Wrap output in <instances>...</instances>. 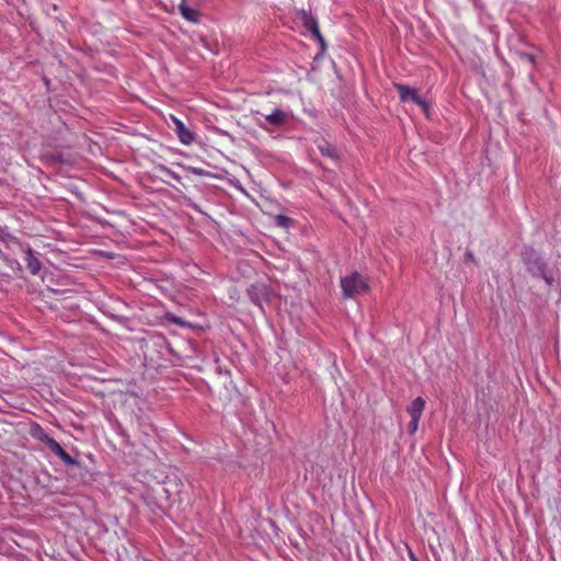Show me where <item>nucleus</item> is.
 <instances>
[{
    "instance_id": "nucleus-1",
    "label": "nucleus",
    "mask_w": 561,
    "mask_h": 561,
    "mask_svg": "<svg viewBox=\"0 0 561 561\" xmlns=\"http://www.w3.org/2000/svg\"><path fill=\"white\" fill-rule=\"evenodd\" d=\"M341 288L344 298H354L357 295L367 293L369 285L364 276L358 272L341 278Z\"/></svg>"
},
{
    "instance_id": "nucleus-2",
    "label": "nucleus",
    "mask_w": 561,
    "mask_h": 561,
    "mask_svg": "<svg viewBox=\"0 0 561 561\" xmlns=\"http://www.w3.org/2000/svg\"><path fill=\"white\" fill-rule=\"evenodd\" d=\"M396 89L402 102L411 101L427 111V103L420 96L416 89L403 84H396Z\"/></svg>"
},
{
    "instance_id": "nucleus-3",
    "label": "nucleus",
    "mask_w": 561,
    "mask_h": 561,
    "mask_svg": "<svg viewBox=\"0 0 561 561\" xmlns=\"http://www.w3.org/2000/svg\"><path fill=\"white\" fill-rule=\"evenodd\" d=\"M174 124V130L183 145H191L194 141V134L175 116H171Z\"/></svg>"
},
{
    "instance_id": "nucleus-4",
    "label": "nucleus",
    "mask_w": 561,
    "mask_h": 561,
    "mask_svg": "<svg viewBox=\"0 0 561 561\" xmlns=\"http://www.w3.org/2000/svg\"><path fill=\"white\" fill-rule=\"evenodd\" d=\"M180 14L188 22L197 23L201 13L198 10L187 5L186 0H182L179 4Z\"/></svg>"
},
{
    "instance_id": "nucleus-5",
    "label": "nucleus",
    "mask_w": 561,
    "mask_h": 561,
    "mask_svg": "<svg viewBox=\"0 0 561 561\" xmlns=\"http://www.w3.org/2000/svg\"><path fill=\"white\" fill-rule=\"evenodd\" d=\"M24 260L26 263V267L32 275H36L39 273V271L42 268V264H41L39 260L34 255L31 247H27L25 249V259Z\"/></svg>"
},
{
    "instance_id": "nucleus-6",
    "label": "nucleus",
    "mask_w": 561,
    "mask_h": 561,
    "mask_svg": "<svg viewBox=\"0 0 561 561\" xmlns=\"http://www.w3.org/2000/svg\"><path fill=\"white\" fill-rule=\"evenodd\" d=\"M424 409H425L424 399L421 397H417L410 403L407 411L410 414L411 419H421Z\"/></svg>"
},
{
    "instance_id": "nucleus-7",
    "label": "nucleus",
    "mask_w": 561,
    "mask_h": 561,
    "mask_svg": "<svg viewBox=\"0 0 561 561\" xmlns=\"http://www.w3.org/2000/svg\"><path fill=\"white\" fill-rule=\"evenodd\" d=\"M264 118L273 126H283L287 122V115L280 108H275L271 114L264 115Z\"/></svg>"
},
{
    "instance_id": "nucleus-8",
    "label": "nucleus",
    "mask_w": 561,
    "mask_h": 561,
    "mask_svg": "<svg viewBox=\"0 0 561 561\" xmlns=\"http://www.w3.org/2000/svg\"><path fill=\"white\" fill-rule=\"evenodd\" d=\"M304 25L309 32H311L323 44V37L319 31L318 22L312 15H309V14L304 15Z\"/></svg>"
},
{
    "instance_id": "nucleus-9",
    "label": "nucleus",
    "mask_w": 561,
    "mask_h": 561,
    "mask_svg": "<svg viewBox=\"0 0 561 561\" xmlns=\"http://www.w3.org/2000/svg\"><path fill=\"white\" fill-rule=\"evenodd\" d=\"M318 148L322 156L328 157L333 161H336L339 159L337 150L333 145L329 142H323L319 145Z\"/></svg>"
},
{
    "instance_id": "nucleus-10",
    "label": "nucleus",
    "mask_w": 561,
    "mask_h": 561,
    "mask_svg": "<svg viewBox=\"0 0 561 561\" xmlns=\"http://www.w3.org/2000/svg\"><path fill=\"white\" fill-rule=\"evenodd\" d=\"M31 434L35 439L42 442L43 444H46L51 438L39 425L33 427L31 430Z\"/></svg>"
},
{
    "instance_id": "nucleus-11",
    "label": "nucleus",
    "mask_w": 561,
    "mask_h": 561,
    "mask_svg": "<svg viewBox=\"0 0 561 561\" xmlns=\"http://www.w3.org/2000/svg\"><path fill=\"white\" fill-rule=\"evenodd\" d=\"M158 170L163 173L164 175L167 176H170L171 179L175 180L176 182L181 183L182 182V178L175 173L174 171H172L171 169H169L168 167L165 165H159L158 167Z\"/></svg>"
},
{
    "instance_id": "nucleus-12",
    "label": "nucleus",
    "mask_w": 561,
    "mask_h": 561,
    "mask_svg": "<svg viewBox=\"0 0 561 561\" xmlns=\"http://www.w3.org/2000/svg\"><path fill=\"white\" fill-rule=\"evenodd\" d=\"M45 445L56 456H58L64 450L60 444L56 442L53 437Z\"/></svg>"
},
{
    "instance_id": "nucleus-13",
    "label": "nucleus",
    "mask_w": 561,
    "mask_h": 561,
    "mask_svg": "<svg viewBox=\"0 0 561 561\" xmlns=\"http://www.w3.org/2000/svg\"><path fill=\"white\" fill-rule=\"evenodd\" d=\"M275 222L278 227H282V228H289V226L291 225L293 220L291 218L287 217V216H284V215H277L275 217Z\"/></svg>"
},
{
    "instance_id": "nucleus-14",
    "label": "nucleus",
    "mask_w": 561,
    "mask_h": 561,
    "mask_svg": "<svg viewBox=\"0 0 561 561\" xmlns=\"http://www.w3.org/2000/svg\"><path fill=\"white\" fill-rule=\"evenodd\" d=\"M184 170L192 173V174H195V175H199V176H204V175H208L209 172H207L206 170L202 169V168H196V167H191V165H186L184 167Z\"/></svg>"
},
{
    "instance_id": "nucleus-15",
    "label": "nucleus",
    "mask_w": 561,
    "mask_h": 561,
    "mask_svg": "<svg viewBox=\"0 0 561 561\" xmlns=\"http://www.w3.org/2000/svg\"><path fill=\"white\" fill-rule=\"evenodd\" d=\"M57 457H59L67 465H76L77 460L73 459L69 454L62 450Z\"/></svg>"
},
{
    "instance_id": "nucleus-16",
    "label": "nucleus",
    "mask_w": 561,
    "mask_h": 561,
    "mask_svg": "<svg viewBox=\"0 0 561 561\" xmlns=\"http://www.w3.org/2000/svg\"><path fill=\"white\" fill-rule=\"evenodd\" d=\"M420 420H421V419H411V421H410V423H409V432H410L411 434H414V433L417 431Z\"/></svg>"
},
{
    "instance_id": "nucleus-17",
    "label": "nucleus",
    "mask_w": 561,
    "mask_h": 561,
    "mask_svg": "<svg viewBox=\"0 0 561 561\" xmlns=\"http://www.w3.org/2000/svg\"><path fill=\"white\" fill-rule=\"evenodd\" d=\"M466 259H467V260H469V261H472V262H474V261H476V260H474V255H473V253H472V252H470V251H468V252L466 253Z\"/></svg>"
},
{
    "instance_id": "nucleus-18",
    "label": "nucleus",
    "mask_w": 561,
    "mask_h": 561,
    "mask_svg": "<svg viewBox=\"0 0 561 561\" xmlns=\"http://www.w3.org/2000/svg\"><path fill=\"white\" fill-rule=\"evenodd\" d=\"M409 556H410L411 561H419L416 556L414 554V552L411 549H409Z\"/></svg>"
},
{
    "instance_id": "nucleus-19",
    "label": "nucleus",
    "mask_w": 561,
    "mask_h": 561,
    "mask_svg": "<svg viewBox=\"0 0 561 561\" xmlns=\"http://www.w3.org/2000/svg\"><path fill=\"white\" fill-rule=\"evenodd\" d=\"M525 58H526L530 64H534V62H535V57H534L533 55L526 54V55H525Z\"/></svg>"
},
{
    "instance_id": "nucleus-20",
    "label": "nucleus",
    "mask_w": 561,
    "mask_h": 561,
    "mask_svg": "<svg viewBox=\"0 0 561 561\" xmlns=\"http://www.w3.org/2000/svg\"><path fill=\"white\" fill-rule=\"evenodd\" d=\"M4 236V229L0 226V239H2Z\"/></svg>"
}]
</instances>
